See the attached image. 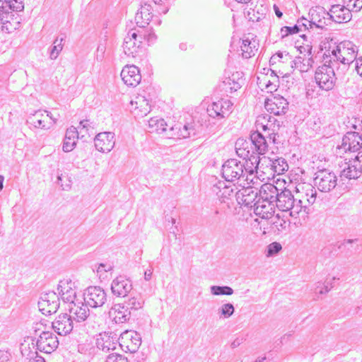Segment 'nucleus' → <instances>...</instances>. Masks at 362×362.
<instances>
[{
    "label": "nucleus",
    "instance_id": "1",
    "mask_svg": "<svg viewBox=\"0 0 362 362\" xmlns=\"http://www.w3.org/2000/svg\"><path fill=\"white\" fill-rule=\"evenodd\" d=\"M325 51L323 54V62L332 63L337 67H340L342 74L347 71L350 64L356 60L358 47L351 41H343L338 45L334 44L329 47L325 46Z\"/></svg>",
    "mask_w": 362,
    "mask_h": 362
},
{
    "label": "nucleus",
    "instance_id": "2",
    "mask_svg": "<svg viewBox=\"0 0 362 362\" xmlns=\"http://www.w3.org/2000/svg\"><path fill=\"white\" fill-rule=\"evenodd\" d=\"M257 173L255 168L248 165V161L243 163L236 159H229L226 160L222 165V175L224 179L228 182H234L235 180H243L247 182V185L251 183L255 184L254 179L257 178L254 176V173Z\"/></svg>",
    "mask_w": 362,
    "mask_h": 362
},
{
    "label": "nucleus",
    "instance_id": "3",
    "mask_svg": "<svg viewBox=\"0 0 362 362\" xmlns=\"http://www.w3.org/2000/svg\"><path fill=\"white\" fill-rule=\"evenodd\" d=\"M275 199L276 206L280 211L289 212V215L293 218L300 216L303 206L296 203L295 193L293 194L291 190L284 189L281 192H277Z\"/></svg>",
    "mask_w": 362,
    "mask_h": 362
},
{
    "label": "nucleus",
    "instance_id": "4",
    "mask_svg": "<svg viewBox=\"0 0 362 362\" xmlns=\"http://www.w3.org/2000/svg\"><path fill=\"white\" fill-rule=\"evenodd\" d=\"M296 197L298 205H302L300 216H305L309 213V206L313 204L317 199V192L311 184L299 183L296 187Z\"/></svg>",
    "mask_w": 362,
    "mask_h": 362
},
{
    "label": "nucleus",
    "instance_id": "5",
    "mask_svg": "<svg viewBox=\"0 0 362 362\" xmlns=\"http://www.w3.org/2000/svg\"><path fill=\"white\" fill-rule=\"evenodd\" d=\"M335 69L339 71L340 67L325 62L316 69L315 80L320 89L326 91L333 89L337 79Z\"/></svg>",
    "mask_w": 362,
    "mask_h": 362
},
{
    "label": "nucleus",
    "instance_id": "6",
    "mask_svg": "<svg viewBox=\"0 0 362 362\" xmlns=\"http://www.w3.org/2000/svg\"><path fill=\"white\" fill-rule=\"evenodd\" d=\"M257 129H262L264 132H267L266 136L274 144H279L277 140L279 131L282 127V122L278 121L275 117L270 115L259 116L257 122Z\"/></svg>",
    "mask_w": 362,
    "mask_h": 362
},
{
    "label": "nucleus",
    "instance_id": "7",
    "mask_svg": "<svg viewBox=\"0 0 362 362\" xmlns=\"http://www.w3.org/2000/svg\"><path fill=\"white\" fill-rule=\"evenodd\" d=\"M315 186L322 192H329L337 185V177L335 173L327 169H322L315 173Z\"/></svg>",
    "mask_w": 362,
    "mask_h": 362
},
{
    "label": "nucleus",
    "instance_id": "8",
    "mask_svg": "<svg viewBox=\"0 0 362 362\" xmlns=\"http://www.w3.org/2000/svg\"><path fill=\"white\" fill-rule=\"evenodd\" d=\"M57 119L53 117L47 111L37 110L30 115L27 119L28 124L34 128L45 130L50 129L57 123Z\"/></svg>",
    "mask_w": 362,
    "mask_h": 362
},
{
    "label": "nucleus",
    "instance_id": "9",
    "mask_svg": "<svg viewBox=\"0 0 362 362\" xmlns=\"http://www.w3.org/2000/svg\"><path fill=\"white\" fill-rule=\"evenodd\" d=\"M142 44V36L137 28L131 29L124 39L123 51L128 57H135Z\"/></svg>",
    "mask_w": 362,
    "mask_h": 362
},
{
    "label": "nucleus",
    "instance_id": "10",
    "mask_svg": "<svg viewBox=\"0 0 362 362\" xmlns=\"http://www.w3.org/2000/svg\"><path fill=\"white\" fill-rule=\"evenodd\" d=\"M119 344L125 352L135 353L141 344L140 334L134 330H126L119 338Z\"/></svg>",
    "mask_w": 362,
    "mask_h": 362
},
{
    "label": "nucleus",
    "instance_id": "11",
    "mask_svg": "<svg viewBox=\"0 0 362 362\" xmlns=\"http://www.w3.org/2000/svg\"><path fill=\"white\" fill-rule=\"evenodd\" d=\"M250 141L239 139L235 142V151L240 158L248 161V165L257 170L260 159L259 156H255L253 151L250 150Z\"/></svg>",
    "mask_w": 362,
    "mask_h": 362
},
{
    "label": "nucleus",
    "instance_id": "12",
    "mask_svg": "<svg viewBox=\"0 0 362 362\" xmlns=\"http://www.w3.org/2000/svg\"><path fill=\"white\" fill-rule=\"evenodd\" d=\"M37 349L41 352L51 354L59 346L57 336L49 331H42L36 342Z\"/></svg>",
    "mask_w": 362,
    "mask_h": 362
},
{
    "label": "nucleus",
    "instance_id": "13",
    "mask_svg": "<svg viewBox=\"0 0 362 362\" xmlns=\"http://www.w3.org/2000/svg\"><path fill=\"white\" fill-rule=\"evenodd\" d=\"M57 293L64 303L69 304L75 302L76 297V283L70 279L60 280L57 286Z\"/></svg>",
    "mask_w": 362,
    "mask_h": 362
},
{
    "label": "nucleus",
    "instance_id": "14",
    "mask_svg": "<svg viewBox=\"0 0 362 362\" xmlns=\"http://www.w3.org/2000/svg\"><path fill=\"white\" fill-rule=\"evenodd\" d=\"M38 307L44 315L56 313L59 307V296L54 291L43 293L38 302Z\"/></svg>",
    "mask_w": 362,
    "mask_h": 362
},
{
    "label": "nucleus",
    "instance_id": "15",
    "mask_svg": "<svg viewBox=\"0 0 362 362\" xmlns=\"http://www.w3.org/2000/svg\"><path fill=\"white\" fill-rule=\"evenodd\" d=\"M362 148V136L358 132H349L342 138V142L340 146L337 147L338 153L341 151H357Z\"/></svg>",
    "mask_w": 362,
    "mask_h": 362
},
{
    "label": "nucleus",
    "instance_id": "16",
    "mask_svg": "<svg viewBox=\"0 0 362 362\" xmlns=\"http://www.w3.org/2000/svg\"><path fill=\"white\" fill-rule=\"evenodd\" d=\"M86 304L91 308L103 306L107 300L105 291L99 286H90L84 294Z\"/></svg>",
    "mask_w": 362,
    "mask_h": 362
},
{
    "label": "nucleus",
    "instance_id": "17",
    "mask_svg": "<svg viewBox=\"0 0 362 362\" xmlns=\"http://www.w3.org/2000/svg\"><path fill=\"white\" fill-rule=\"evenodd\" d=\"M232 111L233 103L229 100L224 99L214 102L207 108L209 115L218 119L228 117Z\"/></svg>",
    "mask_w": 362,
    "mask_h": 362
},
{
    "label": "nucleus",
    "instance_id": "18",
    "mask_svg": "<svg viewBox=\"0 0 362 362\" xmlns=\"http://www.w3.org/2000/svg\"><path fill=\"white\" fill-rule=\"evenodd\" d=\"M264 107L270 113L274 115H281L286 112L288 103L283 96L275 95L266 100Z\"/></svg>",
    "mask_w": 362,
    "mask_h": 362
},
{
    "label": "nucleus",
    "instance_id": "19",
    "mask_svg": "<svg viewBox=\"0 0 362 362\" xmlns=\"http://www.w3.org/2000/svg\"><path fill=\"white\" fill-rule=\"evenodd\" d=\"M52 327L59 335L66 336L73 330L74 320L68 314L59 315L52 322Z\"/></svg>",
    "mask_w": 362,
    "mask_h": 362
},
{
    "label": "nucleus",
    "instance_id": "20",
    "mask_svg": "<svg viewBox=\"0 0 362 362\" xmlns=\"http://www.w3.org/2000/svg\"><path fill=\"white\" fill-rule=\"evenodd\" d=\"M132 289V281L124 276H119L111 283V291L116 297H125Z\"/></svg>",
    "mask_w": 362,
    "mask_h": 362
},
{
    "label": "nucleus",
    "instance_id": "21",
    "mask_svg": "<svg viewBox=\"0 0 362 362\" xmlns=\"http://www.w3.org/2000/svg\"><path fill=\"white\" fill-rule=\"evenodd\" d=\"M115 134L110 132H100L94 139L96 149L103 153L110 152L115 146Z\"/></svg>",
    "mask_w": 362,
    "mask_h": 362
},
{
    "label": "nucleus",
    "instance_id": "22",
    "mask_svg": "<svg viewBox=\"0 0 362 362\" xmlns=\"http://www.w3.org/2000/svg\"><path fill=\"white\" fill-rule=\"evenodd\" d=\"M292 62V56L287 52L279 51L273 54L269 59V64L275 69H282L281 74H288V68ZM281 70H279L280 71Z\"/></svg>",
    "mask_w": 362,
    "mask_h": 362
},
{
    "label": "nucleus",
    "instance_id": "23",
    "mask_svg": "<svg viewBox=\"0 0 362 362\" xmlns=\"http://www.w3.org/2000/svg\"><path fill=\"white\" fill-rule=\"evenodd\" d=\"M121 77L127 86L132 87L139 85L141 80L140 71L134 65L125 66L121 71Z\"/></svg>",
    "mask_w": 362,
    "mask_h": 362
},
{
    "label": "nucleus",
    "instance_id": "24",
    "mask_svg": "<svg viewBox=\"0 0 362 362\" xmlns=\"http://www.w3.org/2000/svg\"><path fill=\"white\" fill-rule=\"evenodd\" d=\"M166 136L169 138L186 139L192 135H195V129L192 124H186L181 127L180 124H175L171 127L167 132Z\"/></svg>",
    "mask_w": 362,
    "mask_h": 362
},
{
    "label": "nucleus",
    "instance_id": "25",
    "mask_svg": "<svg viewBox=\"0 0 362 362\" xmlns=\"http://www.w3.org/2000/svg\"><path fill=\"white\" fill-rule=\"evenodd\" d=\"M242 73H233L230 76L226 78L220 84L221 91L226 94L232 93L237 91L242 86L243 79Z\"/></svg>",
    "mask_w": 362,
    "mask_h": 362
},
{
    "label": "nucleus",
    "instance_id": "26",
    "mask_svg": "<svg viewBox=\"0 0 362 362\" xmlns=\"http://www.w3.org/2000/svg\"><path fill=\"white\" fill-rule=\"evenodd\" d=\"M132 111L136 117H143L151 111V105L145 96L138 95L131 101Z\"/></svg>",
    "mask_w": 362,
    "mask_h": 362
},
{
    "label": "nucleus",
    "instance_id": "27",
    "mask_svg": "<svg viewBox=\"0 0 362 362\" xmlns=\"http://www.w3.org/2000/svg\"><path fill=\"white\" fill-rule=\"evenodd\" d=\"M328 14L332 21L339 23L349 21L352 17L350 8L339 4L333 5Z\"/></svg>",
    "mask_w": 362,
    "mask_h": 362
},
{
    "label": "nucleus",
    "instance_id": "28",
    "mask_svg": "<svg viewBox=\"0 0 362 362\" xmlns=\"http://www.w3.org/2000/svg\"><path fill=\"white\" fill-rule=\"evenodd\" d=\"M110 317L117 324H122L130 319L131 311L123 303L114 305L109 311Z\"/></svg>",
    "mask_w": 362,
    "mask_h": 362
},
{
    "label": "nucleus",
    "instance_id": "29",
    "mask_svg": "<svg viewBox=\"0 0 362 362\" xmlns=\"http://www.w3.org/2000/svg\"><path fill=\"white\" fill-rule=\"evenodd\" d=\"M343 169L341 170L340 177L346 179H357L362 174L361 168H359L357 161L355 159H350L340 165Z\"/></svg>",
    "mask_w": 362,
    "mask_h": 362
},
{
    "label": "nucleus",
    "instance_id": "30",
    "mask_svg": "<svg viewBox=\"0 0 362 362\" xmlns=\"http://www.w3.org/2000/svg\"><path fill=\"white\" fill-rule=\"evenodd\" d=\"M69 315L73 320L76 322L84 321L89 315V310L87 304L81 302H74L69 305Z\"/></svg>",
    "mask_w": 362,
    "mask_h": 362
},
{
    "label": "nucleus",
    "instance_id": "31",
    "mask_svg": "<svg viewBox=\"0 0 362 362\" xmlns=\"http://www.w3.org/2000/svg\"><path fill=\"white\" fill-rule=\"evenodd\" d=\"M309 15L310 16V20L308 24L310 28L315 25L317 28H323L327 25L325 16H328L329 14L322 7L310 9Z\"/></svg>",
    "mask_w": 362,
    "mask_h": 362
},
{
    "label": "nucleus",
    "instance_id": "32",
    "mask_svg": "<svg viewBox=\"0 0 362 362\" xmlns=\"http://www.w3.org/2000/svg\"><path fill=\"white\" fill-rule=\"evenodd\" d=\"M274 203L267 201H260V199H258L254 204L255 214L262 218H270L274 213Z\"/></svg>",
    "mask_w": 362,
    "mask_h": 362
},
{
    "label": "nucleus",
    "instance_id": "33",
    "mask_svg": "<svg viewBox=\"0 0 362 362\" xmlns=\"http://www.w3.org/2000/svg\"><path fill=\"white\" fill-rule=\"evenodd\" d=\"M78 136L79 132L77 128L71 126L66 129L62 146L64 152H71L76 147Z\"/></svg>",
    "mask_w": 362,
    "mask_h": 362
},
{
    "label": "nucleus",
    "instance_id": "34",
    "mask_svg": "<svg viewBox=\"0 0 362 362\" xmlns=\"http://www.w3.org/2000/svg\"><path fill=\"white\" fill-rule=\"evenodd\" d=\"M250 142L251 145L254 146L257 154L263 155L267 152L268 145L265 136H263L259 129L251 134Z\"/></svg>",
    "mask_w": 362,
    "mask_h": 362
},
{
    "label": "nucleus",
    "instance_id": "35",
    "mask_svg": "<svg viewBox=\"0 0 362 362\" xmlns=\"http://www.w3.org/2000/svg\"><path fill=\"white\" fill-rule=\"evenodd\" d=\"M153 17L151 12V6L145 4L141 6L139 11L135 15V21L139 28H145L146 25H148L150 21Z\"/></svg>",
    "mask_w": 362,
    "mask_h": 362
},
{
    "label": "nucleus",
    "instance_id": "36",
    "mask_svg": "<svg viewBox=\"0 0 362 362\" xmlns=\"http://www.w3.org/2000/svg\"><path fill=\"white\" fill-rule=\"evenodd\" d=\"M257 188H254L250 185L243 186V189L238 192V197L241 195V200L245 206H251L252 204H255L257 201Z\"/></svg>",
    "mask_w": 362,
    "mask_h": 362
},
{
    "label": "nucleus",
    "instance_id": "37",
    "mask_svg": "<svg viewBox=\"0 0 362 362\" xmlns=\"http://www.w3.org/2000/svg\"><path fill=\"white\" fill-rule=\"evenodd\" d=\"M259 194L260 201H267L269 202H275L278 189L272 184H264L259 189Z\"/></svg>",
    "mask_w": 362,
    "mask_h": 362
},
{
    "label": "nucleus",
    "instance_id": "38",
    "mask_svg": "<svg viewBox=\"0 0 362 362\" xmlns=\"http://www.w3.org/2000/svg\"><path fill=\"white\" fill-rule=\"evenodd\" d=\"M97 345L99 349L105 353L116 349L117 340L107 334H104L100 339H98Z\"/></svg>",
    "mask_w": 362,
    "mask_h": 362
},
{
    "label": "nucleus",
    "instance_id": "39",
    "mask_svg": "<svg viewBox=\"0 0 362 362\" xmlns=\"http://www.w3.org/2000/svg\"><path fill=\"white\" fill-rule=\"evenodd\" d=\"M242 56L245 59H249L255 54L257 51V42L255 40H250L244 39L240 45Z\"/></svg>",
    "mask_w": 362,
    "mask_h": 362
},
{
    "label": "nucleus",
    "instance_id": "40",
    "mask_svg": "<svg viewBox=\"0 0 362 362\" xmlns=\"http://www.w3.org/2000/svg\"><path fill=\"white\" fill-rule=\"evenodd\" d=\"M269 165L274 173L283 174L288 168V163L284 158H267Z\"/></svg>",
    "mask_w": 362,
    "mask_h": 362
},
{
    "label": "nucleus",
    "instance_id": "41",
    "mask_svg": "<svg viewBox=\"0 0 362 362\" xmlns=\"http://www.w3.org/2000/svg\"><path fill=\"white\" fill-rule=\"evenodd\" d=\"M167 123L162 118L152 117L148 120V131L161 134L167 132Z\"/></svg>",
    "mask_w": 362,
    "mask_h": 362
},
{
    "label": "nucleus",
    "instance_id": "42",
    "mask_svg": "<svg viewBox=\"0 0 362 362\" xmlns=\"http://www.w3.org/2000/svg\"><path fill=\"white\" fill-rule=\"evenodd\" d=\"M339 278L332 277V279H327L323 285L320 282L317 283L315 288V293L321 295L327 293L334 286V281Z\"/></svg>",
    "mask_w": 362,
    "mask_h": 362
},
{
    "label": "nucleus",
    "instance_id": "43",
    "mask_svg": "<svg viewBox=\"0 0 362 362\" xmlns=\"http://www.w3.org/2000/svg\"><path fill=\"white\" fill-rule=\"evenodd\" d=\"M63 37H57L51 47L49 52V58L51 59H56L63 49L62 42Z\"/></svg>",
    "mask_w": 362,
    "mask_h": 362
},
{
    "label": "nucleus",
    "instance_id": "44",
    "mask_svg": "<svg viewBox=\"0 0 362 362\" xmlns=\"http://www.w3.org/2000/svg\"><path fill=\"white\" fill-rule=\"evenodd\" d=\"M210 291L211 293L214 296H230L233 293V289L228 286H211L210 287Z\"/></svg>",
    "mask_w": 362,
    "mask_h": 362
},
{
    "label": "nucleus",
    "instance_id": "45",
    "mask_svg": "<svg viewBox=\"0 0 362 362\" xmlns=\"http://www.w3.org/2000/svg\"><path fill=\"white\" fill-rule=\"evenodd\" d=\"M235 308L232 303H228L222 305L218 310L220 317L229 318L233 315Z\"/></svg>",
    "mask_w": 362,
    "mask_h": 362
},
{
    "label": "nucleus",
    "instance_id": "46",
    "mask_svg": "<svg viewBox=\"0 0 362 362\" xmlns=\"http://www.w3.org/2000/svg\"><path fill=\"white\" fill-rule=\"evenodd\" d=\"M124 304L128 310H137L142 308L144 301L141 298L132 297Z\"/></svg>",
    "mask_w": 362,
    "mask_h": 362
},
{
    "label": "nucleus",
    "instance_id": "47",
    "mask_svg": "<svg viewBox=\"0 0 362 362\" xmlns=\"http://www.w3.org/2000/svg\"><path fill=\"white\" fill-rule=\"evenodd\" d=\"M305 67L306 66L303 64V59L301 57H296L294 59L292 58V62H291L288 68V74L293 69H298L300 72L306 71L307 69Z\"/></svg>",
    "mask_w": 362,
    "mask_h": 362
},
{
    "label": "nucleus",
    "instance_id": "48",
    "mask_svg": "<svg viewBox=\"0 0 362 362\" xmlns=\"http://www.w3.org/2000/svg\"><path fill=\"white\" fill-rule=\"evenodd\" d=\"M139 35L142 36V41L146 40L148 44L153 43L156 40V35L151 30H144V28H137Z\"/></svg>",
    "mask_w": 362,
    "mask_h": 362
},
{
    "label": "nucleus",
    "instance_id": "49",
    "mask_svg": "<svg viewBox=\"0 0 362 362\" xmlns=\"http://www.w3.org/2000/svg\"><path fill=\"white\" fill-rule=\"evenodd\" d=\"M282 249L281 245L274 242L267 246V256L272 257L276 255Z\"/></svg>",
    "mask_w": 362,
    "mask_h": 362
},
{
    "label": "nucleus",
    "instance_id": "50",
    "mask_svg": "<svg viewBox=\"0 0 362 362\" xmlns=\"http://www.w3.org/2000/svg\"><path fill=\"white\" fill-rule=\"evenodd\" d=\"M105 362H128V359L124 355L112 353L107 356Z\"/></svg>",
    "mask_w": 362,
    "mask_h": 362
},
{
    "label": "nucleus",
    "instance_id": "51",
    "mask_svg": "<svg viewBox=\"0 0 362 362\" xmlns=\"http://www.w3.org/2000/svg\"><path fill=\"white\" fill-rule=\"evenodd\" d=\"M79 129V133H82L83 129H86L88 133L90 132L93 134L94 129V124L88 119L82 120L80 122V124L78 127Z\"/></svg>",
    "mask_w": 362,
    "mask_h": 362
},
{
    "label": "nucleus",
    "instance_id": "52",
    "mask_svg": "<svg viewBox=\"0 0 362 362\" xmlns=\"http://www.w3.org/2000/svg\"><path fill=\"white\" fill-rule=\"evenodd\" d=\"M299 32L300 30L296 24L293 26H284L281 29V34L282 37H285L288 35L298 33Z\"/></svg>",
    "mask_w": 362,
    "mask_h": 362
},
{
    "label": "nucleus",
    "instance_id": "53",
    "mask_svg": "<svg viewBox=\"0 0 362 362\" xmlns=\"http://www.w3.org/2000/svg\"><path fill=\"white\" fill-rule=\"evenodd\" d=\"M346 6L351 11H358L362 8V0H348Z\"/></svg>",
    "mask_w": 362,
    "mask_h": 362
},
{
    "label": "nucleus",
    "instance_id": "54",
    "mask_svg": "<svg viewBox=\"0 0 362 362\" xmlns=\"http://www.w3.org/2000/svg\"><path fill=\"white\" fill-rule=\"evenodd\" d=\"M4 18L5 16H4L3 20H1V23L0 24V30L9 33L13 30H15L16 28L9 21L4 19Z\"/></svg>",
    "mask_w": 362,
    "mask_h": 362
},
{
    "label": "nucleus",
    "instance_id": "55",
    "mask_svg": "<svg viewBox=\"0 0 362 362\" xmlns=\"http://www.w3.org/2000/svg\"><path fill=\"white\" fill-rule=\"evenodd\" d=\"M96 268V272L98 274H101L103 272H107L112 271L113 269V265L111 263H100L98 265L95 266Z\"/></svg>",
    "mask_w": 362,
    "mask_h": 362
},
{
    "label": "nucleus",
    "instance_id": "56",
    "mask_svg": "<svg viewBox=\"0 0 362 362\" xmlns=\"http://www.w3.org/2000/svg\"><path fill=\"white\" fill-rule=\"evenodd\" d=\"M11 8L9 10L13 11H21L24 8V4L23 0H10Z\"/></svg>",
    "mask_w": 362,
    "mask_h": 362
},
{
    "label": "nucleus",
    "instance_id": "57",
    "mask_svg": "<svg viewBox=\"0 0 362 362\" xmlns=\"http://www.w3.org/2000/svg\"><path fill=\"white\" fill-rule=\"evenodd\" d=\"M276 218H277V220L274 221L273 223H274V226L276 228V229L278 230H281L285 229L287 226L286 221H285L284 219H281L278 215L276 216Z\"/></svg>",
    "mask_w": 362,
    "mask_h": 362
},
{
    "label": "nucleus",
    "instance_id": "58",
    "mask_svg": "<svg viewBox=\"0 0 362 362\" xmlns=\"http://www.w3.org/2000/svg\"><path fill=\"white\" fill-rule=\"evenodd\" d=\"M10 0H0V12L6 14L11 8Z\"/></svg>",
    "mask_w": 362,
    "mask_h": 362
},
{
    "label": "nucleus",
    "instance_id": "59",
    "mask_svg": "<svg viewBox=\"0 0 362 362\" xmlns=\"http://www.w3.org/2000/svg\"><path fill=\"white\" fill-rule=\"evenodd\" d=\"M276 82H278V80H276V81H271L269 80L265 84V89L267 91L270 93L276 91L277 90V87L279 86Z\"/></svg>",
    "mask_w": 362,
    "mask_h": 362
},
{
    "label": "nucleus",
    "instance_id": "60",
    "mask_svg": "<svg viewBox=\"0 0 362 362\" xmlns=\"http://www.w3.org/2000/svg\"><path fill=\"white\" fill-rule=\"evenodd\" d=\"M105 49H106L105 45L103 44H100L98 46L96 57L98 61L103 60V59L104 57V54H105Z\"/></svg>",
    "mask_w": 362,
    "mask_h": 362
},
{
    "label": "nucleus",
    "instance_id": "61",
    "mask_svg": "<svg viewBox=\"0 0 362 362\" xmlns=\"http://www.w3.org/2000/svg\"><path fill=\"white\" fill-rule=\"evenodd\" d=\"M310 21H308V19L305 18H301L300 19L298 20L297 21V24L296 25L298 27V29L300 31L302 30V28H304V29H308V22Z\"/></svg>",
    "mask_w": 362,
    "mask_h": 362
},
{
    "label": "nucleus",
    "instance_id": "62",
    "mask_svg": "<svg viewBox=\"0 0 362 362\" xmlns=\"http://www.w3.org/2000/svg\"><path fill=\"white\" fill-rule=\"evenodd\" d=\"M355 68L357 74L362 77V57L356 59Z\"/></svg>",
    "mask_w": 362,
    "mask_h": 362
},
{
    "label": "nucleus",
    "instance_id": "63",
    "mask_svg": "<svg viewBox=\"0 0 362 362\" xmlns=\"http://www.w3.org/2000/svg\"><path fill=\"white\" fill-rule=\"evenodd\" d=\"M33 355L35 356H30L28 362H45V358L40 356H38L37 352H35Z\"/></svg>",
    "mask_w": 362,
    "mask_h": 362
},
{
    "label": "nucleus",
    "instance_id": "64",
    "mask_svg": "<svg viewBox=\"0 0 362 362\" xmlns=\"http://www.w3.org/2000/svg\"><path fill=\"white\" fill-rule=\"evenodd\" d=\"M354 159L357 161L359 168H361L362 170V152H359Z\"/></svg>",
    "mask_w": 362,
    "mask_h": 362
}]
</instances>
